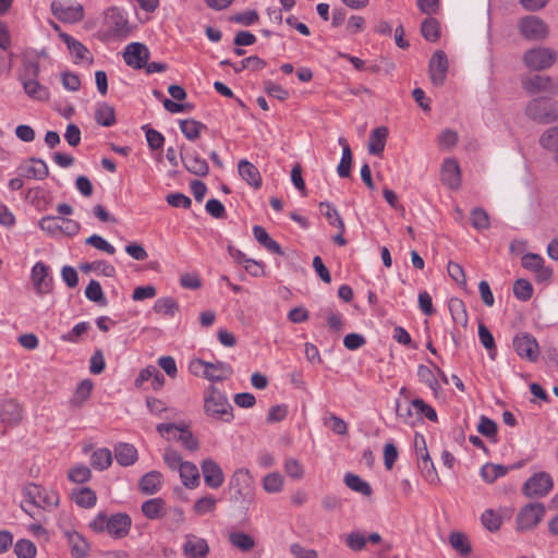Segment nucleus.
<instances>
[{"mask_svg":"<svg viewBox=\"0 0 558 558\" xmlns=\"http://www.w3.org/2000/svg\"><path fill=\"white\" fill-rule=\"evenodd\" d=\"M204 411L208 416L222 422H230L233 418L232 407L226 393L213 385L205 391Z\"/></svg>","mask_w":558,"mask_h":558,"instance_id":"1","label":"nucleus"},{"mask_svg":"<svg viewBox=\"0 0 558 558\" xmlns=\"http://www.w3.org/2000/svg\"><path fill=\"white\" fill-rule=\"evenodd\" d=\"M39 71L38 62H27L24 65V71L21 74L20 80L23 85V89L28 97L38 101H47L49 100L50 93L46 86L38 82L37 78Z\"/></svg>","mask_w":558,"mask_h":558,"instance_id":"2","label":"nucleus"},{"mask_svg":"<svg viewBox=\"0 0 558 558\" xmlns=\"http://www.w3.org/2000/svg\"><path fill=\"white\" fill-rule=\"evenodd\" d=\"M39 228L49 235L64 234L74 236L80 232L81 225L72 219L64 217L46 216L38 222Z\"/></svg>","mask_w":558,"mask_h":558,"instance_id":"3","label":"nucleus"},{"mask_svg":"<svg viewBox=\"0 0 558 558\" xmlns=\"http://www.w3.org/2000/svg\"><path fill=\"white\" fill-rule=\"evenodd\" d=\"M25 502L41 509H51L58 506V495L52 490L31 483L24 487Z\"/></svg>","mask_w":558,"mask_h":558,"instance_id":"4","label":"nucleus"},{"mask_svg":"<svg viewBox=\"0 0 558 558\" xmlns=\"http://www.w3.org/2000/svg\"><path fill=\"white\" fill-rule=\"evenodd\" d=\"M557 61V52L548 47H536L525 51L523 62L527 69L542 71L549 69Z\"/></svg>","mask_w":558,"mask_h":558,"instance_id":"5","label":"nucleus"},{"mask_svg":"<svg viewBox=\"0 0 558 558\" xmlns=\"http://www.w3.org/2000/svg\"><path fill=\"white\" fill-rule=\"evenodd\" d=\"M525 113L530 119L542 124H548L558 119L556 108L545 98L532 99L525 108Z\"/></svg>","mask_w":558,"mask_h":558,"instance_id":"6","label":"nucleus"},{"mask_svg":"<svg viewBox=\"0 0 558 558\" xmlns=\"http://www.w3.org/2000/svg\"><path fill=\"white\" fill-rule=\"evenodd\" d=\"M546 508L541 502H531L524 506L515 518L517 529L519 531H530L538 525L543 520Z\"/></svg>","mask_w":558,"mask_h":558,"instance_id":"7","label":"nucleus"},{"mask_svg":"<svg viewBox=\"0 0 558 558\" xmlns=\"http://www.w3.org/2000/svg\"><path fill=\"white\" fill-rule=\"evenodd\" d=\"M554 486L553 478L547 472H537L529 477L522 487V493L529 498H541L546 496Z\"/></svg>","mask_w":558,"mask_h":558,"instance_id":"8","label":"nucleus"},{"mask_svg":"<svg viewBox=\"0 0 558 558\" xmlns=\"http://www.w3.org/2000/svg\"><path fill=\"white\" fill-rule=\"evenodd\" d=\"M513 348L521 359L536 362L539 355L537 340L529 332H522L513 338Z\"/></svg>","mask_w":558,"mask_h":558,"instance_id":"9","label":"nucleus"},{"mask_svg":"<svg viewBox=\"0 0 558 558\" xmlns=\"http://www.w3.org/2000/svg\"><path fill=\"white\" fill-rule=\"evenodd\" d=\"M522 36L529 40H543L548 35V27L539 17L529 15L523 17L519 24Z\"/></svg>","mask_w":558,"mask_h":558,"instance_id":"10","label":"nucleus"},{"mask_svg":"<svg viewBox=\"0 0 558 558\" xmlns=\"http://www.w3.org/2000/svg\"><path fill=\"white\" fill-rule=\"evenodd\" d=\"M253 477L248 470L238 469L230 478V489L236 501L246 499L252 492Z\"/></svg>","mask_w":558,"mask_h":558,"instance_id":"11","label":"nucleus"},{"mask_svg":"<svg viewBox=\"0 0 558 558\" xmlns=\"http://www.w3.org/2000/svg\"><path fill=\"white\" fill-rule=\"evenodd\" d=\"M405 389L401 390V399L397 400V416L405 424L415 426L418 421V398L410 400L405 395Z\"/></svg>","mask_w":558,"mask_h":558,"instance_id":"12","label":"nucleus"},{"mask_svg":"<svg viewBox=\"0 0 558 558\" xmlns=\"http://www.w3.org/2000/svg\"><path fill=\"white\" fill-rule=\"evenodd\" d=\"M105 23L109 32L116 37L124 38L130 33L128 20L118 8H110L106 11Z\"/></svg>","mask_w":558,"mask_h":558,"instance_id":"13","label":"nucleus"},{"mask_svg":"<svg viewBox=\"0 0 558 558\" xmlns=\"http://www.w3.org/2000/svg\"><path fill=\"white\" fill-rule=\"evenodd\" d=\"M123 59L133 69H144L149 59V50L144 44L131 43L124 49Z\"/></svg>","mask_w":558,"mask_h":558,"instance_id":"14","label":"nucleus"},{"mask_svg":"<svg viewBox=\"0 0 558 558\" xmlns=\"http://www.w3.org/2000/svg\"><path fill=\"white\" fill-rule=\"evenodd\" d=\"M521 84L523 89L530 94H537L542 92L555 94L557 90L556 84L547 75H529L521 80Z\"/></svg>","mask_w":558,"mask_h":558,"instance_id":"15","label":"nucleus"},{"mask_svg":"<svg viewBox=\"0 0 558 558\" xmlns=\"http://www.w3.org/2000/svg\"><path fill=\"white\" fill-rule=\"evenodd\" d=\"M51 11L58 20L66 23H77L84 19V9L81 4L65 5L60 1H52Z\"/></svg>","mask_w":558,"mask_h":558,"instance_id":"16","label":"nucleus"},{"mask_svg":"<svg viewBox=\"0 0 558 558\" xmlns=\"http://www.w3.org/2000/svg\"><path fill=\"white\" fill-rule=\"evenodd\" d=\"M21 174L27 179L45 180L49 169L45 160L31 157L19 167Z\"/></svg>","mask_w":558,"mask_h":558,"instance_id":"17","label":"nucleus"},{"mask_svg":"<svg viewBox=\"0 0 558 558\" xmlns=\"http://www.w3.org/2000/svg\"><path fill=\"white\" fill-rule=\"evenodd\" d=\"M183 150V147L181 148ZM181 159L185 167V169L197 175V177H205L209 172V166L208 162L201 157V155L196 150L191 151H181Z\"/></svg>","mask_w":558,"mask_h":558,"instance_id":"18","label":"nucleus"},{"mask_svg":"<svg viewBox=\"0 0 558 558\" xmlns=\"http://www.w3.org/2000/svg\"><path fill=\"white\" fill-rule=\"evenodd\" d=\"M185 538L183 554L187 558H207V555L209 554V545L205 538L193 534L186 535Z\"/></svg>","mask_w":558,"mask_h":558,"instance_id":"19","label":"nucleus"},{"mask_svg":"<svg viewBox=\"0 0 558 558\" xmlns=\"http://www.w3.org/2000/svg\"><path fill=\"white\" fill-rule=\"evenodd\" d=\"M448 70V60L444 51L437 50L429 61V76L435 85L444 83Z\"/></svg>","mask_w":558,"mask_h":558,"instance_id":"20","label":"nucleus"},{"mask_svg":"<svg viewBox=\"0 0 558 558\" xmlns=\"http://www.w3.org/2000/svg\"><path fill=\"white\" fill-rule=\"evenodd\" d=\"M202 472L204 481L210 488H219L225 481L222 469L213 459H206L202 462Z\"/></svg>","mask_w":558,"mask_h":558,"instance_id":"21","label":"nucleus"},{"mask_svg":"<svg viewBox=\"0 0 558 558\" xmlns=\"http://www.w3.org/2000/svg\"><path fill=\"white\" fill-rule=\"evenodd\" d=\"M132 520L126 513H116L108 518L107 532L116 537H125L131 529Z\"/></svg>","mask_w":558,"mask_h":558,"instance_id":"22","label":"nucleus"},{"mask_svg":"<svg viewBox=\"0 0 558 558\" xmlns=\"http://www.w3.org/2000/svg\"><path fill=\"white\" fill-rule=\"evenodd\" d=\"M32 281L36 292L40 295L51 291L52 279L48 277V267L37 262L32 269Z\"/></svg>","mask_w":558,"mask_h":558,"instance_id":"23","label":"nucleus"},{"mask_svg":"<svg viewBox=\"0 0 558 558\" xmlns=\"http://www.w3.org/2000/svg\"><path fill=\"white\" fill-rule=\"evenodd\" d=\"M441 181L451 190L459 189L461 184L460 167L456 159H446L441 167Z\"/></svg>","mask_w":558,"mask_h":558,"instance_id":"24","label":"nucleus"},{"mask_svg":"<svg viewBox=\"0 0 558 558\" xmlns=\"http://www.w3.org/2000/svg\"><path fill=\"white\" fill-rule=\"evenodd\" d=\"M239 175L252 187L258 190L262 184V175L255 165L246 159H241L238 163Z\"/></svg>","mask_w":558,"mask_h":558,"instance_id":"25","label":"nucleus"},{"mask_svg":"<svg viewBox=\"0 0 558 558\" xmlns=\"http://www.w3.org/2000/svg\"><path fill=\"white\" fill-rule=\"evenodd\" d=\"M0 420L9 425H16L22 420V408L13 399L2 402L0 410Z\"/></svg>","mask_w":558,"mask_h":558,"instance_id":"26","label":"nucleus"},{"mask_svg":"<svg viewBox=\"0 0 558 558\" xmlns=\"http://www.w3.org/2000/svg\"><path fill=\"white\" fill-rule=\"evenodd\" d=\"M434 369L435 371H432L430 368L421 365V381H424L433 391L434 396L438 397L441 389L438 376H441L445 383H448V380L439 367L434 366Z\"/></svg>","mask_w":558,"mask_h":558,"instance_id":"27","label":"nucleus"},{"mask_svg":"<svg viewBox=\"0 0 558 558\" xmlns=\"http://www.w3.org/2000/svg\"><path fill=\"white\" fill-rule=\"evenodd\" d=\"M232 374L233 369L230 364L225 362H208L207 371L204 373V377L210 381H222L228 379Z\"/></svg>","mask_w":558,"mask_h":558,"instance_id":"28","label":"nucleus"},{"mask_svg":"<svg viewBox=\"0 0 558 558\" xmlns=\"http://www.w3.org/2000/svg\"><path fill=\"white\" fill-rule=\"evenodd\" d=\"M65 536L70 546L72 557H86L89 549V544L87 543V541L77 532H66Z\"/></svg>","mask_w":558,"mask_h":558,"instance_id":"29","label":"nucleus"},{"mask_svg":"<svg viewBox=\"0 0 558 558\" xmlns=\"http://www.w3.org/2000/svg\"><path fill=\"white\" fill-rule=\"evenodd\" d=\"M114 457L120 465L129 466L136 461L137 450L133 445L121 442L114 447Z\"/></svg>","mask_w":558,"mask_h":558,"instance_id":"30","label":"nucleus"},{"mask_svg":"<svg viewBox=\"0 0 558 558\" xmlns=\"http://www.w3.org/2000/svg\"><path fill=\"white\" fill-rule=\"evenodd\" d=\"M388 137V129L386 126L376 128L368 138V151L372 155H380L385 149Z\"/></svg>","mask_w":558,"mask_h":558,"instance_id":"31","label":"nucleus"},{"mask_svg":"<svg viewBox=\"0 0 558 558\" xmlns=\"http://www.w3.org/2000/svg\"><path fill=\"white\" fill-rule=\"evenodd\" d=\"M162 475L158 471H150L140 480V489L147 495H153L160 489Z\"/></svg>","mask_w":558,"mask_h":558,"instance_id":"32","label":"nucleus"},{"mask_svg":"<svg viewBox=\"0 0 558 558\" xmlns=\"http://www.w3.org/2000/svg\"><path fill=\"white\" fill-rule=\"evenodd\" d=\"M143 514L149 520H157L166 515V504L161 498L146 500L142 505Z\"/></svg>","mask_w":558,"mask_h":558,"instance_id":"33","label":"nucleus"},{"mask_svg":"<svg viewBox=\"0 0 558 558\" xmlns=\"http://www.w3.org/2000/svg\"><path fill=\"white\" fill-rule=\"evenodd\" d=\"M449 544L461 557H468L472 551L471 543L462 532L452 531L449 534Z\"/></svg>","mask_w":558,"mask_h":558,"instance_id":"34","label":"nucleus"},{"mask_svg":"<svg viewBox=\"0 0 558 558\" xmlns=\"http://www.w3.org/2000/svg\"><path fill=\"white\" fill-rule=\"evenodd\" d=\"M183 485L187 488H195L199 484V472L197 466L189 461L179 470Z\"/></svg>","mask_w":558,"mask_h":558,"instance_id":"35","label":"nucleus"},{"mask_svg":"<svg viewBox=\"0 0 558 558\" xmlns=\"http://www.w3.org/2000/svg\"><path fill=\"white\" fill-rule=\"evenodd\" d=\"M93 388L94 384L90 379L82 380L77 385L73 398L70 400V405L72 408L82 407L89 399Z\"/></svg>","mask_w":558,"mask_h":558,"instance_id":"36","label":"nucleus"},{"mask_svg":"<svg viewBox=\"0 0 558 558\" xmlns=\"http://www.w3.org/2000/svg\"><path fill=\"white\" fill-rule=\"evenodd\" d=\"M180 130L187 140L195 141L199 137L201 132L206 130V125L194 119H185L180 121Z\"/></svg>","mask_w":558,"mask_h":558,"instance_id":"37","label":"nucleus"},{"mask_svg":"<svg viewBox=\"0 0 558 558\" xmlns=\"http://www.w3.org/2000/svg\"><path fill=\"white\" fill-rule=\"evenodd\" d=\"M448 308L453 322L465 327L468 324V313L463 301L458 298L450 299Z\"/></svg>","mask_w":558,"mask_h":558,"instance_id":"38","label":"nucleus"},{"mask_svg":"<svg viewBox=\"0 0 558 558\" xmlns=\"http://www.w3.org/2000/svg\"><path fill=\"white\" fill-rule=\"evenodd\" d=\"M153 310L157 314L173 317L180 311V306L179 303L173 298L167 296L158 299L155 302Z\"/></svg>","mask_w":558,"mask_h":558,"instance_id":"39","label":"nucleus"},{"mask_svg":"<svg viewBox=\"0 0 558 558\" xmlns=\"http://www.w3.org/2000/svg\"><path fill=\"white\" fill-rule=\"evenodd\" d=\"M60 37L66 44L69 51L75 58L76 61L86 59L88 50L82 43H80L78 40H76L75 38L65 33H61Z\"/></svg>","mask_w":558,"mask_h":558,"instance_id":"40","label":"nucleus"},{"mask_svg":"<svg viewBox=\"0 0 558 558\" xmlns=\"http://www.w3.org/2000/svg\"><path fill=\"white\" fill-rule=\"evenodd\" d=\"M509 468L501 464L486 463L481 469V476L486 483H494L497 478L506 475Z\"/></svg>","mask_w":558,"mask_h":558,"instance_id":"41","label":"nucleus"},{"mask_svg":"<svg viewBox=\"0 0 558 558\" xmlns=\"http://www.w3.org/2000/svg\"><path fill=\"white\" fill-rule=\"evenodd\" d=\"M228 538L233 547L242 551H248L255 546L254 538L244 532H231Z\"/></svg>","mask_w":558,"mask_h":558,"instance_id":"42","label":"nucleus"},{"mask_svg":"<svg viewBox=\"0 0 558 558\" xmlns=\"http://www.w3.org/2000/svg\"><path fill=\"white\" fill-rule=\"evenodd\" d=\"M421 35L428 41H437L440 38V24L434 17H427L421 23Z\"/></svg>","mask_w":558,"mask_h":558,"instance_id":"43","label":"nucleus"},{"mask_svg":"<svg viewBox=\"0 0 558 558\" xmlns=\"http://www.w3.org/2000/svg\"><path fill=\"white\" fill-rule=\"evenodd\" d=\"M95 120L102 126H112L116 123V113L113 107L108 104H101L95 111Z\"/></svg>","mask_w":558,"mask_h":558,"instance_id":"44","label":"nucleus"},{"mask_svg":"<svg viewBox=\"0 0 558 558\" xmlns=\"http://www.w3.org/2000/svg\"><path fill=\"white\" fill-rule=\"evenodd\" d=\"M112 463L111 451L107 448H100L93 452L90 457V464L97 470H106Z\"/></svg>","mask_w":558,"mask_h":558,"instance_id":"45","label":"nucleus"},{"mask_svg":"<svg viewBox=\"0 0 558 558\" xmlns=\"http://www.w3.org/2000/svg\"><path fill=\"white\" fill-rule=\"evenodd\" d=\"M344 483L349 488L364 496H369L372 494L371 485L362 480L359 475L352 473L345 474Z\"/></svg>","mask_w":558,"mask_h":558,"instance_id":"46","label":"nucleus"},{"mask_svg":"<svg viewBox=\"0 0 558 558\" xmlns=\"http://www.w3.org/2000/svg\"><path fill=\"white\" fill-rule=\"evenodd\" d=\"M319 208L323 213V215L326 217L328 222L331 226L337 227L338 229H341V231H345L344 222L342 218L340 217L338 210L329 203L322 202L319 204Z\"/></svg>","mask_w":558,"mask_h":558,"instance_id":"47","label":"nucleus"},{"mask_svg":"<svg viewBox=\"0 0 558 558\" xmlns=\"http://www.w3.org/2000/svg\"><path fill=\"white\" fill-rule=\"evenodd\" d=\"M14 553L19 558H35L37 548L29 539H19L14 545Z\"/></svg>","mask_w":558,"mask_h":558,"instance_id":"48","label":"nucleus"},{"mask_svg":"<svg viewBox=\"0 0 558 558\" xmlns=\"http://www.w3.org/2000/svg\"><path fill=\"white\" fill-rule=\"evenodd\" d=\"M478 337L481 343L484 345L486 350L489 351V356L495 359L496 354V344L493 333L489 329L482 323L478 324Z\"/></svg>","mask_w":558,"mask_h":558,"instance_id":"49","label":"nucleus"},{"mask_svg":"<svg viewBox=\"0 0 558 558\" xmlns=\"http://www.w3.org/2000/svg\"><path fill=\"white\" fill-rule=\"evenodd\" d=\"M85 296L93 302H96L100 305H106L107 300L104 295L102 288L100 283L96 280H90L88 286L85 289Z\"/></svg>","mask_w":558,"mask_h":558,"instance_id":"50","label":"nucleus"},{"mask_svg":"<svg viewBox=\"0 0 558 558\" xmlns=\"http://www.w3.org/2000/svg\"><path fill=\"white\" fill-rule=\"evenodd\" d=\"M263 487L267 493H279L283 487L282 475L278 472L267 474L263 480Z\"/></svg>","mask_w":558,"mask_h":558,"instance_id":"51","label":"nucleus"},{"mask_svg":"<svg viewBox=\"0 0 558 558\" xmlns=\"http://www.w3.org/2000/svg\"><path fill=\"white\" fill-rule=\"evenodd\" d=\"M513 294L520 301H527L533 295V287L525 279H518L513 283Z\"/></svg>","mask_w":558,"mask_h":558,"instance_id":"52","label":"nucleus"},{"mask_svg":"<svg viewBox=\"0 0 558 558\" xmlns=\"http://www.w3.org/2000/svg\"><path fill=\"white\" fill-rule=\"evenodd\" d=\"M81 270L84 272H89L92 270H99L106 277H113L116 275V268L104 260L85 263L81 265Z\"/></svg>","mask_w":558,"mask_h":558,"instance_id":"53","label":"nucleus"},{"mask_svg":"<svg viewBox=\"0 0 558 558\" xmlns=\"http://www.w3.org/2000/svg\"><path fill=\"white\" fill-rule=\"evenodd\" d=\"M541 145L558 155V126L548 129L539 138Z\"/></svg>","mask_w":558,"mask_h":558,"instance_id":"54","label":"nucleus"},{"mask_svg":"<svg viewBox=\"0 0 558 558\" xmlns=\"http://www.w3.org/2000/svg\"><path fill=\"white\" fill-rule=\"evenodd\" d=\"M74 501L84 508H90L96 504V494L88 487L81 488L74 493Z\"/></svg>","mask_w":558,"mask_h":558,"instance_id":"55","label":"nucleus"},{"mask_svg":"<svg viewBox=\"0 0 558 558\" xmlns=\"http://www.w3.org/2000/svg\"><path fill=\"white\" fill-rule=\"evenodd\" d=\"M217 499L213 496H205L196 500L193 510L197 515H204L216 509Z\"/></svg>","mask_w":558,"mask_h":558,"instance_id":"56","label":"nucleus"},{"mask_svg":"<svg viewBox=\"0 0 558 558\" xmlns=\"http://www.w3.org/2000/svg\"><path fill=\"white\" fill-rule=\"evenodd\" d=\"M146 405L149 409L150 413H153L159 417H161L162 413H170V414H172L171 417H173L175 415L174 409L167 408L165 402L157 398L148 397L146 399Z\"/></svg>","mask_w":558,"mask_h":558,"instance_id":"57","label":"nucleus"},{"mask_svg":"<svg viewBox=\"0 0 558 558\" xmlns=\"http://www.w3.org/2000/svg\"><path fill=\"white\" fill-rule=\"evenodd\" d=\"M85 243L94 246L95 248L106 252L109 255H113L116 253V248L108 241H106L102 236L98 234H93L85 240Z\"/></svg>","mask_w":558,"mask_h":558,"instance_id":"58","label":"nucleus"},{"mask_svg":"<svg viewBox=\"0 0 558 558\" xmlns=\"http://www.w3.org/2000/svg\"><path fill=\"white\" fill-rule=\"evenodd\" d=\"M471 223L477 230H484L489 227L487 213L482 208H474L471 211Z\"/></svg>","mask_w":558,"mask_h":558,"instance_id":"59","label":"nucleus"},{"mask_svg":"<svg viewBox=\"0 0 558 558\" xmlns=\"http://www.w3.org/2000/svg\"><path fill=\"white\" fill-rule=\"evenodd\" d=\"M163 461L171 470H180L181 466L184 464L185 461H182L181 454L172 449V448H166L163 452Z\"/></svg>","mask_w":558,"mask_h":558,"instance_id":"60","label":"nucleus"},{"mask_svg":"<svg viewBox=\"0 0 558 558\" xmlns=\"http://www.w3.org/2000/svg\"><path fill=\"white\" fill-rule=\"evenodd\" d=\"M483 525L490 532H496L500 529L501 518L494 510H486L482 514Z\"/></svg>","mask_w":558,"mask_h":558,"instance_id":"61","label":"nucleus"},{"mask_svg":"<svg viewBox=\"0 0 558 558\" xmlns=\"http://www.w3.org/2000/svg\"><path fill=\"white\" fill-rule=\"evenodd\" d=\"M92 476L90 470L86 465H75L69 472V480L74 483H85Z\"/></svg>","mask_w":558,"mask_h":558,"instance_id":"62","label":"nucleus"},{"mask_svg":"<svg viewBox=\"0 0 558 558\" xmlns=\"http://www.w3.org/2000/svg\"><path fill=\"white\" fill-rule=\"evenodd\" d=\"M448 275L452 280L462 287H466V276L463 267L454 262H449L447 265Z\"/></svg>","mask_w":558,"mask_h":558,"instance_id":"63","label":"nucleus"},{"mask_svg":"<svg viewBox=\"0 0 558 558\" xmlns=\"http://www.w3.org/2000/svg\"><path fill=\"white\" fill-rule=\"evenodd\" d=\"M351 165H352V151L350 147H344L342 151V157L340 163L338 166V174L340 178H348L351 174Z\"/></svg>","mask_w":558,"mask_h":558,"instance_id":"64","label":"nucleus"}]
</instances>
